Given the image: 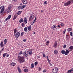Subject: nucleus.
I'll use <instances>...</instances> for the list:
<instances>
[{
  "label": "nucleus",
  "mask_w": 73,
  "mask_h": 73,
  "mask_svg": "<svg viewBox=\"0 0 73 73\" xmlns=\"http://www.w3.org/2000/svg\"><path fill=\"white\" fill-rule=\"evenodd\" d=\"M18 61L19 62L20 64H21L22 62H25V60L23 57H22L20 55H18Z\"/></svg>",
  "instance_id": "1"
},
{
  "label": "nucleus",
  "mask_w": 73,
  "mask_h": 73,
  "mask_svg": "<svg viewBox=\"0 0 73 73\" xmlns=\"http://www.w3.org/2000/svg\"><path fill=\"white\" fill-rule=\"evenodd\" d=\"M73 3V0H69L68 1H67L64 3V5L65 6H68Z\"/></svg>",
  "instance_id": "2"
},
{
  "label": "nucleus",
  "mask_w": 73,
  "mask_h": 73,
  "mask_svg": "<svg viewBox=\"0 0 73 73\" xmlns=\"http://www.w3.org/2000/svg\"><path fill=\"white\" fill-rule=\"evenodd\" d=\"M59 69H58V67H54L52 69V72L53 73H57L58 72Z\"/></svg>",
  "instance_id": "3"
},
{
  "label": "nucleus",
  "mask_w": 73,
  "mask_h": 73,
  "mask_svg": "<svg viewBox=\"0 0 73 73\" xmlns=\"http://www.w3.org/2000/svg\"><path fill=\"white\" fill-rule=\"evenodd\" d=\"M14 35L16 39H17L21 35V33L20 32H17V33H15V34H14Z\"/></svg>",
  "instance_id": "4"
},
{
  "label": "nucleus",
  "mask_w": 73,
  "mask_h": 73,
  "mask_svg": "<svg viewBox=\"0 0 73 73\" xmlns=\"http://www.w3.org/2000/svg\"><path fill=\"white\" fill-rule=\"evenodd\" d=\"M5 7L4 6H2L1 7H0V10H1V12H0V13H2L3 11H5Z\"/></svg>",
  "instance_id": "5"
},
{
  "label": "nucleus",
  "mask_w": 73,
  "mask_h": 73,
  "mask_svg": "<svg viewBox=\"0 0 73 73\" xmlns=\"http://www.w3.org/2000/svg\"><path fill=\"white\" fill-rule=\"evenodd\" d=\"M26 5H22L18 6L17 8L18 10H19L20 9H23L26 7Z\"/></svg>",
  "instance_id": "6"
},
{
  "label": "nucleus",
  "mask_w": 73,
  "mask_h": 73,
  "mask_svg": "<svg viewBox=\"0 0 73 73\" xmlns=\"http://www.w3.org/2000/svg\"><path fill=\"white\" fill-rule=\"evenodd\" d=\"M34 17V15H33V14H31V16L30 17L29 20V21H31V20H32V19H33Z\"/></svg>",
  "instance_id": "7"
},
{
  "label": "nucleus",
  "mask_w": 73,
  "mask_h": 73,
  "mask_svg": "<svg viewBox=\"0 0 73 73\" xmlns=\"http://www.w3.org/2000/svg\"><path fill=\"white\" fill-rule=\"evenodd\" d=\"M12 8V7L11 5H9L8 7V9H9L8 11V13H10V12H11V8Z\"/></svg>",
  "instance_id": "8"
},
{
  "label": "nucleus",
  "mask_w": 73,
  "mask_h": 73,
  "mask_svg": "<svg viewBox=\"0 0 73 73\" xmlns=\"http://www.w3.org/2000/svg\"><path fill=\"white\" fill-rule=\"evenodd\" d=\"M58 45V43L57 41H55L54 42V45L53 46V47H54V48H56L57 47V46Z\"/></svg>",
  "instance_id": "9"
},
{
  "label": "nucleus",
  "mask_w": 73,
  "mask_h": 73,
  "mask_svg": "<svg viewBox=\"0 0 73 73\" xmlns=\"http://www.w3.org/2000/svg\"><path fill=\"white\" fill-rule=\"evenodd\" d=\"M11 15H9L8 16L7 18H6L5 19V20L6 21H7L8 19H10V18L11 17Z\"/></svg>",
  "instance_id": "10"
},
{
  "label": "nucleus",
  "mask_w": 73,
  "mask_h": 73,
  "mask_svg": "<svg viewBox=\"0 0 73 73\" xmlns=\"http://www.w3.org/2000/svg\"><path fill=\"white\" fill-rule=\"evenodd\" d=\"M23 21L25 24H26L27 23V20L26 17L24 18Z\"/></svg>",
  "instance_id": "11"
},
{
  "label": "nucleus",
  "mask_w": 73,
  "mask_h": 73,
  "mask_svg": "<svg viewBox=\"0 0 73 73\" xmlns=\"http://www.w3.org/2000/svg\"><path fill=\"white\" fill-rule=\"evenodd\" d=\"M73 50V46H71L68 48V50L69 51H72Z\"/></svg>",
  "instance_id": "12"
},
{
  "label": "nucleus",
  "mask_w": 73,
  "mask_h": 73,
  "mask_svg": "<svg viewBox=\"0 0 73 73\" xmlns=\"http://www.w3.org/2000/svg\"><path fill=\"white\" fill-rule=\"evenodd\" d=\"M22 3L24 4H26L27 3V1L26 0H23Z\"/></svg>",
  "instance_id": "13"
},
{
  "label": "nucleus",
  "mask_w": 73,
  "mask_h": 73,
  "mask_svg": "<svg viewBox=\"0 0 73 73\" xmlns=\"http://www.w3.org/2000/svg\"><path fill=\"white\" fill-rule=\"evenodd\" d=\"M16 65V63L13 62H12V63H10V65L12 66H15Z\"/></svg>",
  "instance_id": "14"
},
{
  "label": "nucleus",
  "mask_w": 73,
  "mask_h": 73,
  "mask_svg": "<svg viewBox=\"0 0 73 73\" xmlns=\"http://www.w3.org/2000/svg\"><path fill=\"white\" fill-rule=\"evenodd\" d=\"M66 50V51L65 52V53H64V54L65 55H67L68 54V53H69V51H70L68 50Z\"/></svg>",
  "instance_id": "15"
},
{
  "label": "nucleus",
  "mask_w": 73,
  "mask_h": 73,
  "mask_svg": "<svg viewBox=\"0 0 73 73\" xmlns=\"http://www.w3.org/2000/svg\"><path fill=\"white\" fill-rule=\"evenodd\" d=\"M29 70L27 68H25L24 69V72L25 73H28Z\"/></svg>",
  "instance_id": "16"
},
{
  "label": "nucleus",
  "mask_w": 73,
  "mask_h": 73,
  "mask_svg": "<svg viewBox=\"0 0 73 73\" xmlns=\"http://www.w3.org/2000/svg\"><path fill=\"white\" fill-rule=\"evenodd\" d=\"M23 22H24V20H23V18H21V19L19 21V22L20 23H22Z\"/></svg>",
  "instance_id": "17"
},
{
  "label": "nucleus",
  "mask_w": 73,
  "mask_h": 73,
  "mask_svg": "<svg viewBox=\"0 0 73 73\" xmlns=\"http://www.w3.org/2000/svg\"><path fill=\"white\" fill-rule=\"evenodd\" d=\"M27 53H28L29 55H31L32 53V51L31 50H29L27 52Z\"/></svg>",
  "instance_id": "18"
},
{
  "label": "nucleus",
  "mask_w": 73,
  "mask_h": 73,
  "mask_svg": "<svg viewBox=\"0 0 73 73\" xmlns=\"http://www.w3.org/2000/svg\"><path fill=\"white\" fill-rule=\"evenodd\" d=\"M25 57H28V54H27L26 51H25L23 53Z\"/></svg>",
  "instance_id": "19"
},
{
  "label": "nucleus",
  "mask_w": 73,
  "mask_h": 73,
  "mask_svg": "<svg viewBox=\"0 0 73 73\" xmlns=\"http://www.w3.org/2000/svg\"><path fill=\"white\" fill-rule=\"evenodd\" d=\"M31 25H30L29 27H28V30L29 31H31Z\"/></svg>",
  "instance_id": "20"
},
{
  "label": "nucleus",
  "mask_w": 73,
  "mask_h": 73,
  "mask_svg": "<svg viewBox=\"0 0 73 73\" xmlns=\"http://www.w3.org/2000/svg\"><path fill=\"white\" fill-rule=\"evenodd\" d=\"M18 70L19 73H20L21 72V70L20 68H19V67H18L17 68Z\"/></svg>",
  "instance_id": "21"
},
{
  "label": "nucleus",
  "mask_w": 73,
  "mask_h": 73,
  "mask_svg": "<svg viewBox=\"0 0 73 73\" xmlns=\"http://www.w3.org/2000/svg\"><path fill=\"white\" fill-rule=\"evenodd\" d=\"M0 45H1V47H2L4 46V44H3V42H1V44H0Z\"/></svg>",
  "instance_id": "22"
},
{
  "label": "nucleus",
  "mask_w": 73,
  "mask_h": 73,
  "mask_svg": "<svg viewBox=\"0 0 73 73\" xmlns=\"http://www.w3.org/2000/svg\"><path fill=\"white\" fill-rule=\"evenodd\" d=\"M57 27V26H55V25H54L53 26H52V27L51 28L52 29H56V28Z\"/></svg>",
  "instance_id": "23"
},
{
  "label": "nucleus",
  "mask_w": 73,
  "mask_h": 73,
  "mask_svg": "<svg viewBox=\"0 0 73 73\" xmlns=\"http://www.w3.org/2000/svg\"><path fill=\"white\" fill-rule=\"evenodd\" d=\"M21 12H22L21 11H18V13H17V14H17L18 15H19L21 13Z\"/></svg>",
  "instance_id": "24"
},
{
  "label": "nucleus",
  "mask_w": 73,
  "mask_h": 73,
  "mask_svg": "<svg viewBox=\"0 0 73 73\" xmlns=\"http://www.w3.org/2000/svg\"><path fill=\"white\" fill-rule=\"evenodd\" d=\"M54 54L56 55L58 53V51L56 50H55L54 51Z\"/></svg>",
  "instance_id": "25"
},
{
  "label": "nucleus",
  "mask_w": 73,
  "mask_h": 73,
  "mask_svg": "<svg viewBox=\"0 0 73 73\" xmlns=\"http://www.w3.org/2000/svg\"><path fill=\"white\" fill-rule=\"evenodd\" d=\"M17 15H15L14 16V17L13 18V20H14L15 19H16L17 18Z\"/></svg>",
  "instance_id": "26"
},
{
  "label": "nucleus",
  "mask_w": 73,
  "mask_h": 73,
  "mask_svg": "<svg viewBox=\"0 0 73 73\" xmlns=\"http://www.w3.org/2000/svg\"><path fill=\"white\" fill-rule=\"evenodd\" d=\"M27 28L28 27H25L24 28V31L25 32H27L28 31V30H27Z\"/></svg>",
  "instance_id": "27"
},
{
  "label": "nucleus",
  "mask_w": 73,
  "mask_h": 73,
  "mask_svg": "<svg viewBox=\"0 0 73 73\" xmlns=\"http://www.w3.org/2000/svg\"><path fill=\"white\" fill-rule=\"evenodd\" d=\"M4 44H7V39L6 38L4 40Z\"/></svg>",
  "instance_id": "28"
},
{
  "label": "nucleus",
  "mask_w": 73,
  "mask_h": 73,
  "mask_svg": "<svg viewBox=\"0 0 73 73\" xmlns=\"http://www.w3.org/2000/svg\"><path fill=\"white\" fill-rule=\"evenodd\" d=\"M71 30H72V28H68V29H67L68 32H69L70 31H71Z\"/></svg>",
  "instance_id": "29"
},
{
  "label": "nucleus",
  "mask_w": 73,
  "mask_h": 73,
  "mask_svg": "<svg viewBox=\"0 0 73 73\" xmlns=\"http://www.w3.org/2000/svg\"><path fill=\"white\" fill-rule=\"evenodd\" d=\"M17 29L16 28H15L14 30V34H15L16 33H17L16 32L17 31Z\"/></svg>",
  "instance_id": "30"
},
{
  "label": "nucleus",
  "mask_w": 73,
  "mask_h": 73,
  "mask_svg": "<svg viewBox=\"0 0 73 73\" xmlns=\"http://www.w3.org/2000/svg\"><path fill=\"white\" fill-rule=\"evenodd\" d=\"M31 68H34V64H33V63H32L31 65Z\"/></svg>",
  "instance_id": "31"
},
{
  "label": "nucleus",
  "mask_w": 73,
  "mask_h": 73,
  "mask_svg": "<svg viewBox=\"0 0 73 73\" xmlns=\"http://www.w3.org/2000/svg\"><path fill=\"white\" fill-rule=\"evenodd\" d=\"M61 53H62V54H64V53H65L64 50H61Z\"/></svg>",
  "instance_id": "32"
},
{
  "label": "nucleus",
  "mask_w": 73,
  "mask_h": 73,
  "mask_svg": "<svg viewBox=\"0 0 73 73\" xmlns=\"http://www.w3.org/2000/svg\"><path fill=\"white\" fill-rule=\"evenodd\" d=\"M42 55L43 57H44L45 58H46L45 55L44 53L43 52H42Z\"/></svg>",
  "instance_id": "33"
},
{
  "label": "nucleus",
  "mask_w": 73,
  "mask_h": 73,
  "mask_svg": "<svg viewBox=\"0 0 73 73\" xmlns=\"http://www.w3.org/2000/svg\"><path fill=\"white\" fill-rule=\"evenodd\" d=\"M47 71V70L46 69H44L43 70L42 72V73H45Z\"/></svg>",
  "instance_id": "34"
},
{
  "label": "nucleus",
  "mask_w": 73,
  "mask_h": 73,
  "mask_svg": "<svg viewBox=\"0 0 73 73\" xmlns=\"http://www.w3.org/2000/svg\"><path fill=\"white\" fill-rule=\"evenodd\" d=\"M7 53H4V54L3 55V57H5L6 56V55H7Z\"/></svg>",
  "instance_id": "35"
},
{
  "label": "nucleus",
  "mask_w": 73,
  "mask_h": 73,
  "mask_svg": "<svg viewBox=\"0 0 73 73\" xmlns=\"http://www.w3.org/2000/svg\"><path fill=\"white\" fill-rule=\"evenodd\" d=\"M66 31V29H65L64 30V31H63V34H64L65 33Z\"/></svg>",
  "instance_id": "36"
},
{
  "label": "nucleus",
  "mask_w": 73,
  "mask_h": 73,
  "mask_svg": "<svg viewBox=\"0 0 73 73\" xmlns=\"http://www.w3.org/2000/svg\"><path fill=\"white\" fill-rule=\"evenodd\" d=\"M38 64V62L37 61L35 63H34V64H35V66H36Z\"/></svg>",
  "instance_id": "37"
},
{
  "label": "nucleus",
  "mask_w": 73,
  "mask_h": 73,
  "mask_svg": "<svg viewBox=\"0 0 73 73\" xmlns=\"http://www.w3.org/2000/svg\"><path fill=\"white\" fill-rule=\"evenodd\" d=\"M23 54V51H21L20 52L19 54L20 55H21V54Z\"/></svg>",
  "instance_id": "38"
},
{
  "label": "nucleus",
  "mask_w": 73,
  "mask_h": 73,
  "mask_svg": "<svg viewBox=\"0 0 73 73\" xmlns=\"http://www.w3.org/2000/svg\"><path fill=\"white\" fill-rule=\"evenodd\" d=\"M60 25L62 27H64V24L63 23H62L60 24Z\"/></svg>",
  "instance_id": "39"
},
{
  "label": "nucleus",
  "mask_w": 73,
  "mask_h": 73,
  "mask_svg": "<svg viewBox=\"0 0 73 73\" xmlns=\"http://www.w3.org/2000/svg\"><path fill=\"white\" fill-rule=\"evenodd\" d=\"M70 35L71 36H72L73 35V33L72 32H70Z\"/></svg>",
  "instance_id": "40"
},
{
  "label": "nucleus",
  "mask_w": 73,
  "mask_h": 73,
  "mask_svg": "<svg viewBox=\"0 0 73 73\" xmlns=\"http://www.w3.org/2000/svg\"><path fill=\"white\" fill-rule=\"evenodd\" d=\"M24 34V32H22L21 34V36H23Z\"/></svg>",
  "instance_id": "41"
},
{
  "label": "nucleus",
  "mask_w": 73,
  "mask_h": 73,
  "mask_svg": "<svg viewBox=\"0 0 73 73\" xmlns=\"http://www.w3.org/2000/svg\"><path fill=\"white\" fill-rule=\"evenodd\" d=\"M24 25V23L23 22L22 24H21V26H22V27H23Z\"/></svg>",
  "instance_id": "42"
},
{
  "label": "nucleus",
  "mask_w": 73,
  "mask_h": 73,
  "mask_svg": "<svg viewBox=\"0 0 73 73\" xmlns=\"http://www.w3.org/2000/svg\"><path fill=\"white\" fill-rule=\"evenodd\" d=\"M47 60L49 63H50L51 60H49V59H47Z\"/></svg>",
  "instance_id": "43"
},
{
  "label": "nucleus",
  "mask_w": 73,
  "mask_h": 73,
  "mask_svg": "<svg viewBox=\"0 0 73 73\" xmlns=\"http://www.w3.org/2000/svg\"><path fill=\"white\" fill-rule=\"evenodd\" d=\"M71 72H72V70H68V73H71Z\"/></svg>",
  "instance_id": "44"
},
{
  "label": "nucleus",
  "mask_w": 73,
  "mask_h": 73,
  "mask_svg": "<svg viewBox=\"0 0 73 73\" xmlns=\"http://www.w3.org/2000/svg\"><path fill=\"white\" fill-rule=\"evenodd\" d=\"M66 47V45H64V46H63V48H65Z\"/></svg>",
  "instance_id": "45"
},
{
  "label": "nucleus",
  "mask_w": 73,
  "mask_h": 73,
  "mask_svg": "<svg viewBox=\"0 0 73 73\" xmlns=\"http://www.w3.org/2000/svg\"><path fill=\"white\" fill-rule=\"evenodd\" d=\"M35 22L34 21H33L32 22L31 25H33V24H34V23H35Z\"/></svg>",
  "instance_id": "46"
},
{
  "label": "nucleus",
  "mask_w": 73,
  "mask_h": 73,
  "mask_svg": "<svg viewBox=\"0 0 73 73\" xmlns=\"http://www.w3.org/2000/svg\"><path fill=\"white\" fill-rule=\"evenodd\" d=\"M5 12L6 13H8V11H7V10H6L5 11Z\"/></svg>",
  "instance_id": "47"
},
{
  "label": "nucleus",
  "mask_w": 73,
  "mask_h": 73,
  "mask_svg": "<svg viewBox=\"0 0 73 73\" xmlns=\"http://www.w3.org/2000/svg\"><path fill=\"white\" fill-rule=\"evenodd\" d=\"M49 41H48L46 42V44H49Z\"/></svg>",
  "instance_id": "48"
},
{
  "label": "nucleus",
  "mask_w": 73,
  "mask_h": 73,
  "mask_svg": "<svg viewBox=\"0 0 73 73\" xmlns=\"http://www.w3.org/2000/svg\"><path fill=\"white\" fill-rule=\"evenodd\" d=\"M38 71H40L41 70V68L40 67H38Z\"/></svg>",
  "instance_id": "49"
},
{
  "label": "nucleus",
  "mask_w": 73,
  "mask_h": 73,
  "mask_svg": "<svg viewBox=\"0 0 73 73\" xmlns=\"http://www.w3.org/2000/svg\"><path fill=\"white\" fill-rule=\"evenodd\" d=\"M68 35H66V38L67 39H68L69 38H68Z\"/></svg>",
  "instance_id": "50"
},
{
  "label": "nucleus",
  "mask_w": 73,
  "mask_h": 73,
  "mask_svg": "<svg viewBox=\"0 0 73 73\" xmlns=\"http://www.w3.org/2000/svg\"><path fill=\"white\" fill-rule=\"evenodd\" d=\"M47 4V1H45L44 2V5H46Z\"/></svg>",
  "instance_id": "51"
},
{
  "label": "nucleus",
  "mask_w": 73,
  "mask_h": 73,
  "mask_svg": "<svg viewBox=\"0 0 73 73\" xmlns=\"http://www.w3.org/2000/svg\"><path fill=\"white\" fill-rule=\"evenodd\" d=\"M36 17L35 20H33V21H34L35 22H36Z\"/></svg>",
  "instance_id": "52"
},
{
  "label": "nucleus",
  "mask_w": 73,
  "mask_h": 73,
  "mask_svg": "<svg viewBox=\"0 0 73 73\" xmlns=\"http://www.w3.org/2000/svg\"><path fill=\"white\" fill-rule=\"evenodd\" d=\"M9 55L8 54H7V55H6V57H9Z\"/></svg>",
  "instance_id": "53"
},
{
  "label": "nucleus",
  "mask_w": 73,
  "mask_h": 73,
  "mask_svg": "<svg viewBox=\"0 0 73 73\" xmlns=\"http://www.w3.org/2000/svg\"><path fill=\"white\" fill-rule=\"evenodd\" d=\"M41 12L42 13H44V11L43 10H41Z\"/></svg>",
  "instance_id": "54"
},
{
  "label": "nucleus",
  "mask_w": 73,
  "mask_h": 73,
  "mask_svg": "<svg viewBox=\"0 0 73 73\" xmlns=\"http://www.w3.org/2000/svg\"><path fill=\"white\" fill-rule=\"evenodd\" d=\"M49 63V64L50 65V66H52V64L50 63Z\"/></svg>",
  "instance_id": "55"
},
{
  "label": "nucleus",
  "mask_w": 73,
  "mask_h": 73,
  "mask_svg": "<svg viewBox=\"0 0 73 73\" xmlns=\"http://www.w3.org/2000/svg\"><path fill=\"white\" fill-rule=\"evenodd\" d=\"M26 41V39H24L23 40V41L24 42H25Z\"/></svg>",
  "instance_id": "56"
},
{
  "label": "nucleus",
  "mask_w": 73,
  "mask_h": 73,
  "mask_svg": "<svg viewBox=\"0 0 73 73\" xmlns=\"http://www.w3.org/2000/svg\"><path fill=\"white\" fill-rule=\"evenodd\" d=\"M40 57L41 56H40V55H39L37 56L38 58H40Z\"/></svg>",
  "instance_id": "57"
},
{
  "label": "nucleus",
  "mask_w": 73,
  "mask_h": 73,
  "mask_svg": "<svg viewBox=\"0 0 73 73\" xmlns=\"http://www.w3.org/2000/svg\"><path fill=\"white\" fill-rule=\"evenodd\" d=\"M17 0H13V1L14 2L16 1Z\"/></svg>",
  "instance_id": "58"
},
{
  "label": "nucleus",
  "mask_w": 73,
  "mask_h": 73,
  "mask_svg": "<svg viewBox=\"0 0 73 73\" xmlns=\"http://www.w3.org/2000/svg\"><path fill=\"white\" fill-rule=\"evenodd\" d=\"M58 27V28H60V26L59 25H58V26H57Z\"/></svg>",
  "instance_id": "59"
},
{
  "label": "nucleus",
  "mask_w": 73,
  "mask_h": 73,
  "mask_svg": "<svg viewBox=\"0 0 73 73\" xmlns=\"http://www.w3.org/2000/svg\"><path fill=\"white\" fill-rule=\"evenodd\" d=\"M4 49V48H2V49L1 50V51H3Z\"/></svg>",
  "instance_id": "60"
},
{
  "label": "nucleus",
  "mask_w": 73,
  "mask_h": 73,
  "mask_svg": "<svg viewBox=\"0 0 73 73\" xmlns=\"http://www.w3.org/2000/svg\"><path fill=\"white\" fill-rule=\"evenodd\" d=\"M72 71H73V68L71 69V70Z\"/></svg>",
  "instance_id": "61"
},
{
  "label": "nucleus",
  "mask_w": 73,
  "mask_h": 73,
  "mask_svg": "<svg viewBox=\"0 0 73 73\" xmlns=\"http://www.w3.org/2000/svg\"><path fill=\"white\" fill-rule=\"evenodd\" d=\"M23 5V4H22V3H21V4H20V5H22V6Z\"/></svg>",
  "instance_id": "62"
},
{
  "label": "nucleus",
  "mask_w": 73,
  "mask_h": 73,
  "mask_svg": "<svg viewBox=\"0 0 73 73\" xmlns=\"http://www.w3.org/2000/svg\"><path fill=\"white\" fill-rule=\"evenodd\" d=\"M49 44V43H46V45L48 46Z\"/></svg>",
  "instance_id": "63"
},
{
  "label": "nucleus",
  "mask_w": 73,
  "mask_h": 73,
  "mask_svg": "<svg viewBox=\"0 0 73 73\" xmlns=\"http://www.w3.org/2000/svg\"><path fill=\"white\" fill-rule=\"evenodd\" d=\"M46 57H47V60H48V56H46Z\"/></svg>",
  "instance_id": "64"
}]
</instances>
